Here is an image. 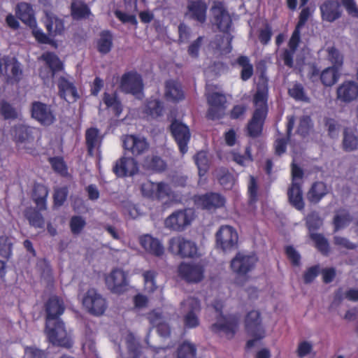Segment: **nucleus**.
I'll list each match as a JSON object with an SVG mask.
<instances>
[{"label": "nucleus", "mask_w": 358, "mask_h": 358, "mask_svg": "<svg viewBox=\"0 0 358 358\" xmlns=\"http://www.w3.org/2000/svg\"><path fill=\"white\" fill-rule=\"evenodd\" d=\"M268 99L266 92L259 91L252 96L255 107L251 119L247 124V134L251 138H257L262 135L265 120L268 113Z\"/></svg>", "instance_id": "nucleus-1"}, {"label": "nucleus", "mask_w": 358, "mask_h": 358, "mask_svg": "<svg viewBox=\"0 0 358 358\" xmlns=\"http://www.w3.org/2000/svg\"><path fill=\"white\" fill-rule=\"evenodd\" d=\"M244 324L247 334L253 338L246 343L245 348L250 350L255 346L257 341L265 337V330L259 311L255 310L249 311L245 317Z\"/></svg>", "instance_id": "nucleus-2"}, {"label": "nucleus", "mask_w": 358, "mask_h": 358, "mask_svg": "<svg viewBox=\"0 0 358 358\" xmlns=\"http://www.w3.org/2000/svg\"><path fill=\"white\" fill-rule=\"evenodd\" d=\"M303 175V170L293 162L292 164V183L287 190V196L289 203L299 211L304 210L305 203L303 199L301 183L296 180H301Z\"/></svg>", "instance_id": "nucleus-3"}, {"label": "nucleus", "mask_w": 358, "mask_h": 358, "mask_svg": "<svg viewBox=\"0 0 358 358\" xmlns=\"http://www.w3.org/2000/svg\"><path fill=\"white\" fill-rule=\"evenodd\" d=\"M213 307L219 313L220 317L217 318V322L211 325L210 329L215 333L222 331L229 339L234 338L238 330L239 317L236 315H224L222 304L216 303Z\"/></svg>", "instance_id": "nucleus-4"}, {"label": "nucleus", "mask_w": 358, "mask_h": 358, "mask_svg": "<svg viewBox=\"0 0 358 358\" xmlns=\"http://www.w3.org/2000/svg\"><path fill=\"white\" fill-rule=\"evenodd\" d=\"M195 217L196 213L193 208L178 210L166 218L164 224L167 229L180 232L189 227Z\"/></svg>", "instance_id": "nucleus-5"}, {"label": "nucleus", "mask_w": 358, "mask_h": 358, "mask_svg": "<svg viewBox=\"0 0 358 358\" xmlns=\"http://www.w3.org/2000/svg\"><path fill=\"white\" fill-rule=\"evenodd\" d=\"M46 322L45 334L50 341L55 345L70 348L72 345L71 335L65 329L61 320Z\"/></svg>", "instance_id": "nucleus-6"}, {"label": "nucleus", "mask_w": 358, "mask_h": 358, "mask_svg": "<svg viewBox=\"0 0 358 358\" xmlns=\"http://www.w3.org/2000/svg\"><path fill=\"white\" fill-rule=\"evenodd\" d=\"M120 87L125 94H130L138 99L143 96L144 84L141 74L136 71L124 73L120 80Z\"/></svg>", "instance_id": "nucleus-7"}, {"label": "nucleus", "mask_w": 358, "mask_h": 358, "mask_svg": "<svg viewBox=\"0 0 358 358\" xmlns=\"http://www.w3.org/2000/svg\"><path fill=\"white\" fill-rule=\"evenodd\" d=\"M169 250L171 253L182 259L194 258L198 253L196 244L181 236L173 237L169 240Z\"/></svg>", "instance_id": "nucleus-8"}, {"label": "nucleus", "mask_w": 358, "mask_h": 358, "mask_svg": "<svg viewBox=\"0 0 358 358\" xmlns=\"http://www.w3.org/2000/svg\"><path fill=\"white\" fill-rule=\"evenodd\" d=\"M238 241V233L231 226L222 225L216 232V247L224 252H229L236 249Z\"/></svg>", "instance_id": "nucleus-9"}, {"label": "nucleus", "mask_w": 358, "mask_h": 358, "mask_svg": "<svg viewBox=\"0 0 358 358\" xmlns=\"http://www.w3.org/2000/svg\"><path fill=\"white\" fill-rule=\"evenodd\" d=\"M169 131L178 147L180 152L185 155L187 152L188 144L191 139L189 127L181 121L173 119L169 125Z\"/></svg>", "instance_id": "nucleus-10"}, {"label": "nucleus", "mask_w": 358, "mask_h": 358, "mask_svg": "<svg viewBox=\"0 0 358 358\" xmlns=\"http://www.w3.org/2000/svg\"><path fill=\"white\" fill-rule=\"evenodd\" d=\"M31 117L43 126H50L57 120V115L51 105L34 101L31 107Z\"/></svg>", "instance_id": "nucleus-11"}, {"label": "nucleus", "mask_w": 358, "mask_h": 358, "mask_svg": "<svg viewBox=\"0 0 358 358\" xmlns=\"http://www.w3.org/2000/svg\"><path fill=\"white\" fill-rule=\"evenodd\" d=\"M141 192L143 196L157 201L169 198L173 194L169 184L163 181L154 182L148 180L142 185Z\"/></svg>", "instance_id": "nucleus-12"}, {"label": "nucleus", "mask_w": 358, "mask_h": 358, "mask_svg": "<svg viewBox=\"0 0 358 358\" xmlns=\"http://www.w3.org/2000/svg\"><path fill=\"white\" fill-rule=\"evenodd\" d=\"M37 133L35 128L23 124L15 125L11 130V136L19 149L29 150L34 141Z\"/></svg>", "instance_id": "nucleus-13"}, {"label": "nucleus", "mask_w": 358, "mask_h": 358, "mask_svg": "<svg viewBox=\"0 0 358 358\" xmlns=\"http://www.w3.org/2000/svg\"><path fill=\"white\" fill-rule=\"evenodd\" d=\"M82 303L85 310L94 315H102L106 308L105 299L94 289L85 294Z\"/></svg>", "instance_id": "nucleus-14"}, {"label": "nucleus", "mask_w": 358, "mask_h": 358, "mask_svg": "<svg viewBox=\"0 0 358 358\" xmlns=\"http://www.w3.org/2000/svg\"><path fill=\"white\" fill-rule=\"evenodd\" d=\"M207 101L210 106L206 114L208 119L215 120L222 118L227 108L225 95L220 92H213L208 96Z\"/></svg>", "instance_id": "nucleus-15"}, {"label": "nucleus", "mask_w": 358, "mask_h": 358, "mask_svg": "<svg viewBox=\"0 0 358 358\" xmlns=\"http://www.w3.org/2000/svg\"><path fill=\"white\" fill-rule=\"evenodd\" d=\"M257 258L254 255H243L238 252L231 261V268L234 273L243 276L250 272L255 266Z\"/></svg>", "instance_id": "nucleus-16"}, {"label": "nucleus", "mask_w": 358, "mask_h": 358, "mask_svg": "<svg viewBox=\"0 0 358 358\" xmlns=\"http://www.w3.org/2000/svg\"><path fill=\"white\" fill-rule=\"evenodd\" d=\"M194 204L203 210H212L224 206L226 199L224 196L216 192H208L203 194L194 195Z\"/></svg>", "instance_id": "nucleus-17"}, {"label": "nucleus", "mask_w": 358, "mask_h": 358, "mask_svg": "<svg viewBox=\"0 0 358 358\" xmlns=\"http://www.w3.org/2000/svg\"><path fill=\"white\" fill-rule=\"evenodd\" d=\"M5 73L8 82H19L22 76L20 64L14 58L3 57L0 59V76Z\"/></svg>", "instance_id": "nucleus-18"}, {"label": "nucleus", "mask_w": 358, "mask_h": 358, "mask_svg": "<svg viewBox=\"0 0 358 358\" xmlns=\"http://www.w3.org/2000/svg\"><path fill=\"white\" fill-rule=\"evenodd\" d=\"M212 24L224 34H229L232 26V19L226 8L222 4L212 8Z\"/></svg>", "instance_id": "nucleus-19"}, {"label": "nucleus", "mask_w": 358, "mask_h": 358, "mask_svg": "<svg viewBox=\"0 0 358 358\" xmlns=\"http://www.w3.org/2000/svg\"><path fill=\"white\" fill-rule=\"evenodd\" d=\"M41 59L45 62L46 66L41 69L40 76L45 83H48L57 72L62 69V63L56 55L49 52L43 53Z\"/></svg>", "instance_id": "nucleus-20"}, {"label": "nucleus", "mask_w": 358, "mask_h": 358, "mask_svg": "<svg viewBox=\"0 0 358 358\" xmlns=\"http://www.w3.org/2000/svg\"><path fill=\"white\" fill-rule=\"evenodd\" d=\"M208 5L203 0H187L185 16L201 24L206 21Z\"/></svg>", "instance_id": "nucleus-21"}, {"label": "nucleus", "mask_w": 358, "mask_h": 358, "mask_svg": "<svg viewBox=\"0 0 358 358\" xmlns=\"http://www.w3.org/2000/svg\"><path fill=\"white\" fill-rule=\"evenodd\" d=\"M204 270L198 264L181 263L178 266L179 275L188 282H199L203 278Z\"/></svg>", "instance_id": "nucleus-22"}, {"label": "nucleus", "mask_w": 358, "mask_h": 358, "mask_svg": "<svg viewBox=\"0 0 358 358\" xmlns=\"http://www.w3.org/2000/svg\"><path fill=\"white\" fill-rule=\"evenodd\" d=\"M139 244L148 254L160 257L164 254V247L157 238L146 234L139 236Z\"/></svg>", "instance_id": "nucleus-23"}, {"label": "nucleus", "mask_w": 358, "mask_h": 358, "mask_svg": "<svg viewBox=\"0 0 358 358\" xmlns=\"http://www.w3.org/2000/svg\"><path fill=\"white\" fill-rule=\"evenodd\" d=\"M138 171V164L133 157H122L113 166V172L119 177L132 176Z\"/></svg>", "instance_id": "nucleus-24"}, {"label": "nucleus", "mask_w": 358, "mask_h": 358, "mask_svg": "<svg viewBox=\"0 0 358 358\" xmlns=\"http://www.w3.org/2000/svg\"><path fill=\"white\" fill-rule=\"evenodd\" d=\"M187 304L189 306L188 313L184 316V325L186 328H196L199 324V320L196 313L201 310L200 301L194 297H189L182 304Z\"/></svg>", "instance_id": "nucleus-25"}, {"label": "nucleus", "mask_w": 358, "mask_h": 358, "mask_svg": "<svg viewBox=\"0 0 358 358\" xmlns=\"http://www.w3.org/2000/svg\"><path fill=\"white\" fill-rule=\"evenodd\" d=\"M322 20L333 22L341 16L340 3L337 0H326L320 6Z\"/></svg>", "instance_id": "nucleus-26"}, {"label": "nucleus", "mask_w": 358, "mask_h": 358, "mask_svg": "<svg viewBox=\"0 0 358 358\" xmlns=\"http://www.w3.org/2000/svg\"><path fill=\"white\" fill-rule=\"evenodd\" d=\"M123 147L129 150L133 155H140L148 149L149 144L144 138L135 135H127L123 139Z\"/></svg>", "instance_id": "nucleus-27"}, {"label": "nucleus", "mask_w": 358, "mask_h": 358, "mask_svg": "<svg viewBox=\"0 0 358 358\" xmlns=\"http://www.w3.org/2000/svg\"><path fill=\"white\" fill-rule=\"evenodd\" d=\"M338 100L350 103L358 97V83L355 81H345L336 90Z\"/></svg>", "instance_id": "nucleus-28"}, {"label": "nucleus", "mask_w": 358, "mask_h": 358, "mask_svg": "<svg viewBox=\"0 0 358 358\" xmlns=\"http://www.w3.org/2000/svg\"><path fill=\"white\" fill-rule=\"evenodd\" d=\"M64 310L63 301L57 296H52L48 301L45 306L47 314L46 322H50L60 320L59 317L62 315Z\"/></svg>", "instance_id": "nucleus-29"}, {"label": "nucleus", "mask_w": 358, "mask_h": 358, "mask_svg": "<svg viewBox=\"0 0 358 358\" xmlns=\"http://www.w3.org/2000/svg\"><path fill=\"white\" fill-rule=\"evenodd\" d=\"M148 319L153 327L157 328V331L162 337H169L171 335V328L169 324L163 321L162 313L153 310L148 313Z\"/></svg>", "instance_id": "nucleus-30"}, {"label": "nucleus", "mask_w": 358, "mask_h": 358, "mask_svg": "<svg viewBox=\"0 0 358 358\" xmlns=\"http://www.w3.org/2000/svg\"><path fill=\"white\" fill-rule=\"evenodd\" d=\"M165 96L167 100L174 103L185 99V93L181 84L175 80H169L165 83Z\"/></svg>", "instance_id": "nucleus-31"}, {"label": "nucleus", "mask_w": 358, "mask_h": 358, "mask_svg": "<svg viewBox=\"0 0 358 358\" xmlns=\"http://www.w3.org/2000/svg\"><path fill=\"white\" fill-rule=\"evenodd\" d=\"M327 185L322 181L314 182L307 192L308 201L314 204L318 203L327 194Z\"/></svg>", "instance_id": "nucleus-32"}, {"label": "nucleus", "mask_w": 358, "mask_h": 358, "mask_svg": "<svg viewBox=\"0 0 358 358\" xmlns=\"http://www.w3.org/2000/svg\"><path fill=\"white\" fill-rule=\"evenodd\" d=\"M58 87L60 96L67 102H74L78 97L77 90L72 83L64 77H61L58 81Z\"/></svg>", "instance_id": "nucleus-33"}, {"label": "nucleus", "mask_w": 358, "mask_h": 358, "mask_svg": "<svg viewBox=\"0 0 358 358\" xmlns=\"http://www.w3.org/2000/svg\"><path fill=\"white\" fill-rule=\"evenodd\" d=\"M44 23L51 36L61 35L64 32L63 21L51 12L45 13Z\"/></svg>", "instance_id": "nucleus-34"}, {"label": "nucleus", "mask_w": 358, "mask_h": 358, "mask_svg": "<svg viewBox=\"0 0 358 358\" xmlns=\"http://www.w3.org/2000/svg\"><path fill=\"white\" fill-rule=\"evenodd\" d=\"M143 168L155 173H162L167 168L166 162L157 155L147 156L143 162Z\"/></svg>", "instance_id": "nucleus-35"}, {"label": "nucleus", "mask_w": 358, "mask_h": 358, "mask_svg": "<svg viewBox=\"0 0 358 358\" xmlns=\"http://www.w3.org/2000/svg\"><path fill=\"white\" fill-rule=\"evenodd\" d=\"M17 17L29 27L34 26L36 20L34 17V12L31 6L27 3H20L16 8Z\"/></svg>", "instance_id": "nucleus-36"}, {"label": "nucleus", "mask_w": 358, "mask_h": 358, "mask_svg": "<svg viewBox=\"0 0 358 358\" xmlns=\"http://www.w3.org/2000/svg\"><path fill=\"white\" fill-rule=\"evenodd\" d=\"M127 287V274L121 269L113 268V293H123Z\"/></svg>", "instance_id": "nucleus-37"}, {"label": "nucleus", "mask_w": 358, "mask_h": 358, "mask_svg": "<svg viewBox=\"0 0 358 358\" xmlns=\"http://www.w3.org/2000/svg\"><path fill=\"white\" fill-rule=\"evenodd\" d=\"M257 70L259 72V82L257 84L256 91L257 93L259 91L266 92V99L269 97V88H268V79L266 76V62L261 60L257 64Z\"/></svg>", "instance_id": "nucleus-38"}, {"label": "nucleus", "mask_w": 358, "mask_h": 358, "mask_svg": "<svg viewBox=\"0 0 358 358\" xmlns=\"http://www.w3.org/2000/svg\"><path fill=\"white\" fill-rule=\"evenodd\" d=\"M85 138L88 152L90 155H93L98 150L101 143L99 130L95 128H90L86 131Z\"/></svg>", "instance_id": "nucleus-39"}, {"label": "nucleus", "mask_w": 358, "mask_h": 358, "mask_svg": "<svg viewBox=\"0 0 358 358\" xmlns=\"http://www.w3.org/2000/svg\"><path fill=\"white\" fill-rule=\"evenodd\" d=\"M236 64L241 67L240 76L243 81H247L252 78L254 68L248 56L240 55L237 57Z\"/></svg>", "instance_id": "nucleus-40"}, {"label": "nucleus", "mask_w": 358, "mask_h": 358, "mask_svg": "<svg viewBox=\"0 0 358 358\" xmlns=\"http://www.w3.org/2000/svg\"><path fill=\"white\" fill-rule=\"evenodd\" d=\"M164 106L161 101L157 99L148 100L144 109V113L153 119L161 117L163 115Z\"/></svg>", "instance_id": "nucleus-41"}, {"label": "nucleus", "mask_w": 358, "mask_h": 358, "mask_svg": "<svg viewBox=\"0 0 358 358\" xmlns=\"http://www.w3.org/2000/svg\"><path fill=\"white\" fill-rule=\"evenodd\" d=\"M48 194V189L45 186L41 184L34 185L33 190V199L40 210H43L46 207V198Z\"/></svg>", "instance_id": "nucleus-42"}, {"label": "nucleus", "mask_w": 358, "mask_h": 358, "mask_svg": "<svg viewBox=\"0 0 358 358\" xmlns=\"http://www.w3.org/2000/svg\"><path fill=\"white\" fill-rule=\"evenodd\" d=\"M352 220V217L348 210H342L334 215L333 219L334 232L347 227Z\"/></svg>", "instance_id": "nucleus-43"}, {"label": "nucleus", "mask_w": 358, "mask_h": 358, "mask_svg": "<svg viewBox=\"0 0 358 358\" xmlns=\"http://www.w3.org/2000/svg\"><path fill=\"white\" fill-rule=\"evenodd\" d=\"M194 162L198 168L200 178L206 176L210 168V160L205 151H199L194 156Z\"/></svg>", "instance_id": "nucleus-44"}, {"label": "nucleus", "mask_w": 358, "mask_h": 358, "mask_svg": "<svg viewBox=\"0 0 358 358\" xmlns=\"http://www.w3.org/2000/svg\"><path fill=\"white\" fill-rule=\"evenodd\" d=\"M339 69L336 67H328L323 70L320 73V80L325 86H332L334 85L339 78Z\"/></svg>", "instance_id": "nucleus-45"}, {"label": "nucleus", "mask_w": 358, "mask_h": 358, "mask_svg": "<svg viewBox=\"0 0 358 358\" xmlns=\"http://www.w3.org/2000/svg\"><path fill=\"white\" fill-rule=\"evenodd\" d=\"M0 115L5 120H15L19 117L20 113L10 103L5 99H1Z\"/></svg>", "instance_id": "nucleus-46"}, {"label": "nucleus", "mask_w": 358, "mask_h": 358, "mask_svg": "<svg viewBox=\"0 0 358 358\" xmlns=\"http://www.w3.org/2000/svg\"><path fill=\"white\" fill-rule=\"evenodd\" d=\"M343 148L346 152L354 151L358 148V137L348 128H345L343 131Z\"/></svg>", "instance_id": "nucleus-47"}, {"label": "nucleus", "mask_w": 358, "mask_h": 358, "mask_svg": "<svg viewBox=\"0 0 358 358\" xmlns=\"http://www.w3.org/2000/svg\"><path fill=\"white\" fill-rule=\"evenodd\" d=\"M177 358H196V348L187 341L182 342L177 349Z\"/></svg>", "instance_id": "nucleus-48"}, {"label": "nucleus", "mask_w": 358, "mask_h": 358, "mask_svg": "<svg viewBox=\"0 0 358 358\" xmlns=\"http://www.w3.org/2000/svg\"><path fill=\"white\" fill-rule=\"evenodd\" d=\"M310 239L315 243V248L323 255L329 252V244L327 239L322 234L311 233Z\"/></svg>", "instance_id": "nucleus-49"}, {"label": "nucleus", "mask_w": 358, "mask_h": 358, "mask_svg": "<svg viewBox=\"0 0 358 358\" xmlns=\"http://www.w3.org/2000/svg\"><path fill=\"white\" fill-rule=\"evenodd\" d=\"M71 14L75 19L87 18L90 15L88 7L81 1H74L71 5Z\"/></svg>", "instance_id": "nucleus-50"}, {"label": "nucleus", "mask_w": 358, "mask_h": 358, "mask_svg": "<svg viewBox=\"0 0 358 358\" xmlns=\"http://www.w3.org/2000/svg\"><path fill=\"white\" fill-rule=\"evenodd\" d=\"M97 49L103 54L108 52L111 46V34L109 31H102L97 40Z\"/></svg>", "instance_id": "nucleus-51"}, {"label": "nucleus", "mask_w": 358, "mask_h": 358, "mask_svg": "<svg viewBox=\"0 0 358 358\" xmlns=\"http://www.w3.org/2000/svg\"><path fill=\"white\" fill-rule=\"evenodd\" d=\"M288 94L296 101H308V97L306 95L304 87L299 83H294L288 89Z\"/></svg>", "instance_id": "nucleus-52"}, {"label": "nucleus", "mask_w": 358, "mask_h": 358, "mask_svg": "<svg viewBox=\"0 0 358 358\" xmlns=\"http://www.w3.org/2000/svg\"><path fill=\"white\" fill-rule=\"evenodd\" d=\"M233 160L238 164L245 166L247 162H252L253 157L251 154L250 146H246L243 155L240 154L237 151L233 150L231 152Z\"/></svg>", "instance_id": "nucleus-53"}, {"label": "nucleus", "mask_w": 358, "mask_h": 358, "mask_svg": "<svg viewBox=\"0 0 358 358\" xmlns=\"http://www.w3.org/2000/svg\"><path fill=\"white\" fill-rule=\"evenodd\" d=\"M24 215L33 227L37 228L43 227L44 220L42 215L36 210L29 208L25 211Z\"/></svg>", "instance_id": "nucleus-54"}, {"label": "nucleus", "mask_w": 358, "mask_h": 358, "mask_svg": "<svg viewBox=\"0 0 358 358\" xmlns=\"http://www.w3.org/2000/svg\"><path fill=\"white\" fill-rule=\"evenodd\" d=\"M218 181L220 184L225 189H229L234 182V178L227 169H222L218 176Z\"/></svg>", "instance_id": "nucleus-55"}, {"label": "nucleus", "mask_w": 358, "mask_h": 358, "mask_svg": "<svg viewBox=\"0 0 358 358\" xmlns=\"http://www.w3.org/2000/svg\"><path fill=\"white\" fill-rule=\"evenodd\" d=\"M328 57L333 64V67L339 69L343 63V57L340 52L334 47L328 49Z\"/></svg>", "instance_id": "nucleus-56"}, {"label": "nucleus", "mask_w": 358, "mask_h": 358, "mask_svg": "<svg viewBox=\"0 0 358 358\" xmlns=\"http://www.w3.org/2000/svg\"><path fill=\"white\" fill-rule=\"evenodd\" d=\"M143 276L146 287L149 289L150 292L155 291L157 289L155 282L157 272L152 270L146 271L143 273Z\"/></svg>", "instance_id": "nucleus-57"}, {"label": "nucleus", "mask_w": 358, "mask_h": 358, "mask_svg": "<svg viewBox=\"0 0 358 358\" xmlns=\"http://www.w3.org/2000/svg\"><path fill=\"white\" fill-rule=\"evenodd\" d=\"M306 224L310 231H315L322 226V220L317 213H313L308 215Z\"/></svg>", "instance_id": "nucleus-58"}, {"label": "nucleus", "mask_w": 358, "mask_h": 358, "mask_svg": "<svg viewBox=\"0 0 358 358\" xmlns=\"http://www.w3.org/2000/svg\"><path fill=\"white\" fill-rule=\"evenodd\" d=\"M12 242L7 236H0V255L8 258L11 255Z\"/></svg>", "instance_id": "nucleus-59"}, {"label": "nucleus", "mask_w": 358, "mask_h": 358, "mask_svg": "<svg viewBox=\"0 0 358 358\" xmlns=\"http://www.w3.org/2000/svg\"><path fill=\"white\" fill-rule=\"evenodd\" d=\"M85 225V220L80 216H74L70 222L71 230L73 234H78L81 232Z\"/></svg>", "instance_id": "nucleus-60"}, {"label": "nucleus", "mask_w": 358, "mask_h": 358, "mask_svg": "<svg viewBox=\"0 0 358 358\" xmlns=\"http://www.w3.org/2000/svg\"><path fill=\"white\" fill-rule=\"evenodd\" d=\"M115 15L124 24L129 23L135 27L138 24V21L135 15L128 14L120 10H115Z\"/></svg>", "instance_id": "nucleus-61"}, {"label": "nucleus", "mask_w": 358, "mask_h": 358, "mask_svg": "<svg viewBox=\"0 0 358 358\" xmlns=\"http://www.w3.org/2000/svg\"><path fill=\"white\" fill-rule=\"evenodd\" d=\"M302 28L295 27L288 42V47L292 50H297L301 42V29Z\"/></svg>", "instance_id": "nucleus-62"}, {"label": "nucleus", "mask_w": 358, "mask_h": 358, "mask_svg": "<svg viewBox=\"0 0 358 358\" xmlns=\"http://www.w3.org/2000/svg\"><path fill=\"white\" fill-rule=\"evenodd\" d=\"M320 273L319 265L308 268L303 274V281L306 284L311 283Z\"/></svg>", "instance_id": "nucleus-63"}, {"label": "nucleus", "mask_w": 358, "mask_h": 358, "mask_svg": "<svg viewBox=\"0 0 358 358\" xmlns=\"http://www.w3.org/2000/svg\"><path fill=\"white\" fill-rule=\"evenodd\" d=\"M285 253L293 266H297L300 264L301 256L293 246H287Z\"/></svg>", "instance_id": "nucleus-64"}]
</instances>
